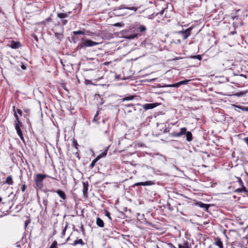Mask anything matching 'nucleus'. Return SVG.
Instances as JSON below:
<instances>
[{"label":"nucleus","instance_id":"obj_8","mask_svg":"<svg viewBox=\"0 0 248 248\" xmlns=\"http://www.w3.org/2000/svg\"><path fill=\"white\" fill-rule=\"evenodd\" d=\"M214 244L219 248H223V243L219 238H216L215 239V242Z\"/></svg>","mask_w":248,"mask_h":248},{"label":"nucleus","instance_id":"obj_27","mask_svg":"<svg viewBox=\"0 0 248 248\" xmlns=\"http://www.w3.org/2000/svg\"><path fill=\"white\" fill-rule=\"evenodd\" d=\"M180 86H181V84H179V82H177L176 83H175V84L168 85L167 86L169 87H176V88H177V87H179Z\"/></svg>","mask_w":248,"mask_h":248},{"label":"nucleus","instance_id":"obj_28","mask_svg":"<svg viewBox=\"0 0 248 248\" xmlns=\"http://www.w3.org/2000/svg\"><path fill=\"white\" fill-rule=\"evenodd\" d=\"M146 30V28L143 25H141L139 27V31L140 32H144Z\"/></svg>","mask_w":248,"mask_h":248},{"label":"nucleus","instance_id":"obj_23","mask_svg":"<svg viewBox=\"0 0 248 248\" xmlns=\"http://www.w3.org/2000/svg\"><path fill=\"white\" fill-rule=\"evenodd\" d=\"M134 96L133 95H130L129 96L125 97L123 98V101L132 100L134 99Z\"/></svg>","mask_w":248,"mask_h":248},{"label":"nucleus","instance_id":"obj_61","mask_svg":"<svg viewBox=\"0 0 248 248\" xmlns=\"http://www.w3.org/2000/svg\"><path fill=\"white\" fill-rule=\"evenodd\" d=\"M137 106H140V105L139 104L137 105Z\"/></svg>","mask_w":248,"mask_h":248},{"label":"nucleus","instance_id":"obj_35","mask_svg":"<svg viewBox=\"0 0 248 248\" xmlns=\"http://www.w3.org/2000/svg\"><path fill=\"white\" fill-rule=\"evenodd\" d=\"M122 24L124 25V23H120V22H118V23H116L114 24L113 25V26L114 27H121Z\"/></svg>","mask_w":248,"mask_h":248},{"label":"nucleus","instance_id":"obj_11","mask_svg":"<svg viewBox=\"0 0 248 248\" xmlns=\"http://www.w3.org/2000/svg\"><path fill=\"white\" fill-rule=\"evenodd\" d=\"M56 193L59 195V196L63 200H65L66 198V196L65 193L62 190L58 189L56 191Z\"/></svg>","mask_w":248,"mask_h":248},{"label":"nucleus","instance_id":"obj_57","mask_svg":"<svg viewBox=\"0 0 248 248\" xmlns=\"http://www.w3.org/2000/svg\"><path fill=\"white\" fill-rule=\"evenodd\" d=\"M67 13H68V15L69 14H71V13H72V12H71V11H69V12H68Z\"/></svg>","mask_w":248,"mask_h":248},{"label":"nucleus","instance_id":"obj_38","mask_svg":"<svg viewBox=\"0 0 248 248\" xmlns=\"http://www.w3.org/2000/svg\"><path fill=\"white\" fill-rule=\"evenodd\" d=\"M168 246L170 248H176L171 243H168Z\"/></svg>","mask_w":248,"mask_h":248},{"label":"nucleus","instance_id":"obj_31","mask_svg":"<svg viewBox=\"0 0 248 248\" xmlns=\"http://www.w3.org/2000/svg\"><path fill=\"white\" fill-rule=\"evenodd\" d=\"M190 81V80H185L180 81H179V84H181V85H184V84H186Z\"/></svg>","mask_w":248,"mask_h":248},{"label":"nucleus","instance_id":"obj_29","mask_svg":"<svg viewBox=\"0 0 248 248\" xmlns=\"http://www.w3.org/2000/svg\"><path fill=\"white\" fill-rule=\"evenodd\" d=\"M237 107L243 111H248V107L238 106Z\"/></svg>","mask_w":248,"mask_h":248},{"label":"nucleus","instance_id":"obj_30","mask_svg":"<svg viewBox=\"0 0 248 248\" xmlns=\"http://www.w3.org/2000/svg\"><path fill=\"white\" fill-rule=\"evenodd\" d=\"M71 39H72V41H73V42L74 43H77V42H78V37H77V36H72V37H71Z\"/></svg>","mask_w":248,"mask_h":248},{"label":"nucleus","instance_id":"obj_40","mask_svg":"<svg viewBox=\"0 0 248 248\" xmlns=\"http://www.w3.org/2000/svg\"><path fill=\"white\" fill-rule=\"evenodd\" d=\"M184 246L186 248H190L188 246V242L187 241H185L184 242Z\"/></svg>","mask_w":248,"mask_h":248},{"label":"nucleus","instance_id":"obj_53","mask_svg":"<svg viewBox=\"0 0 248 248\" xmlns=\"http://www.w3.org/2000/svg\"><path fill=\"white\" fill-rule=\"evenodd\" d=\"M240 76L241 77H242L245 78H247V76H246V75H244V74H241Z\"/></svg>","mask_w":248,"mask_h":248},{"label":"nucleus","instance_id":"obj_12","mask_svg":"<svg viewBox=\"0 0 248 248\" xmlns=\"http://www.w3.org/2000/svg\"><path fill=\"white\" fill-rule=\"evenodd\" d=\"M96 223V225L99 227L103 228L104 226V221L100 217H97Z\"/></svg>","mask_w":248,"mask_h":248},{"label":"nucleus","instance_id":"obj_15","mask_svg":"<svg viewBox=\"0 0 248 248\" xmlns=\"http://www.w3.org/2000/svg\"><path fill=\"white\" fill-rule=\"evenodd\" d=\"M13 111L14 112V116L16 118V123L15 124H19V123H21V122H20V120H19V118L16 113V107L15 106H13Z\"/></svg>","mask_w":248,"mask_h":248},{"label":"nucleus","instance_id":"obj_22","mask_svg":"<svg viewBox=\"0 0 248 248\" xmlns=\"http://www.w3.org/2000/svg\"><path fill=\"white\" fill-rule=\"evenodd\" d=\"M154 183L152 181H146L144 182H141V185L145 186H151L153 185Z\"/></svg>","mask_w":248,"mask_h":248},{"label":"nucleus","instance_id":"obj_54","mask_svg":"<svg viewBox=\"0 0 248 248\" xmlns=\"http://www.w3.org/2000/svg\"><path fill=\"white\" fill-rule=\"evenodd\" d=\"M60 61H61V63L62 64V66L64 67L65 66V65L63 63L62 60H61Z\"/></svg>","mask_w":248,"mask_h":248},{"label":"nucleus","instance_id":"obj_20","mask_svg":"<svg viewBox=\"0 0 248 248\" xmlns=\"http://www.w3.org/2000/svg\"><path fill=\"white\" fill-rule=\"evenodd\" d=\"M98 158H99V157H96L94 159H93V160L92 161V163H91V164L90 165V167H91V168H92H92H93V167L94 166V165H95V163L97 162V161L98 160H98Z\"/></svg>","mask_w":248,"mask_h":248},{"label":"nucleus","instance_id":"obj_45","mask_svg":"<svg viewBox=\"0 0 248 248\" xmlns=\"http://www.w3.org/2000/svg\"><path fill=\"white\" fill-rule=\"evenodd\" d=\"M66 230V227H65L64 229H63L62 232V236H64L65 235Z\"/></svg>","mask_w":248,"mask_h":248},{"label":"nucleus","instance_id":"obj_26","mask_svg":"<svg viewBox=\"0 0 248 248\" xmlns=\"http://www.w3.org/2000/svg\"><path fill=\"white\" fill-rule=\"evenodd\" d=\"M73 33L74 35H77V34H84V32L81 30H79L77 31H74L73 32Z\"/></svg>","mask_w":248,"mask_h":248},{"label":"nucleus","instance_id":"obj_44","mask_svg":"<svg viewBox=\"0 0 248 248\" xmlns=\"http://www.w3.org/2000/svg\"><path fill=\"white\" fill-rule=\"evenodd\" d=\"M31 221L30 220H27L25 222V227H26L27 225L30 223Z\"/></svg>","mask_w":248,"mask_h":248},{"label":"nucleus","instance_id":"obj_32","mask_svg":"<svg viewBox=\"0 0 248 248\" xmlns=\"http://www.w3.org/2000/svg\"><path fill=\"white\" fill-rule=\"evenodd\" d=\"M57 242L56 241H54L52 244H51V246L49 248H57Z\"/></svg>","mask_w":248,"mask_h":248},{"label":"nucleus","instance_id":"obj_7","mask_svg":"<svg viewBox=\"0 0 248 248\" xmlns=\"http://www.w3.org/2000/svg\"><path fill=\"white\" fill-rule=\"evenodd\" d=\"M8 46L13 49H17L21 46V43L18 41H12L10 44L8 45Z\"/></svg>","mask_w":248,"mask_h":248},{"label":"nucleus","instance_id":"obj_55","mask_svg":"<svg viewBox=\"0 0 248 248\" xmlns=\"http://www.w3.org/2000/svg\"><path fill=\"white\" fill-rule=\"evenodd\" d=\"M152 15H150V16H149V18L152 19Z\"/></svg>","mask_w":248,"mask_h":248},{"label":"nucleus","instance_id":"obj_18","mask_svg":"<svg viewBox=\"0 0 248 248\" xmlns=\"http://www.w3.org/2000/svg\"><path fill=\"white\" fill-rule=\"evenodd\" d=\"M137 36V34L136 33L133 34H127L124 36V38L128 39H133Z\"/></svg>","mask_w":248,"mask_h":248},{"label":"nucleus","instance_id":"obj_46","mask_svg":"<svg viewBox=\"0 0 248 248\" xmlns=\"http://www.w3.org/2000/svg\"><path fill=\"white\" fill-rule=\"evenodd\" d=\"M33 37L34 39V40L36 41V42H38V38L37 37V36L36 35H34L33 34Z\"/></svg>","mask_w":248,"mask_h":248},{"label":"nucleus","instance_id":"obj_47","mask_svg":"<svg viewBox=\"0 0 248 248\" xmlns=\"http://www.w3.org/2000/svg\"><path fill=\"white\" fill-rule=\"evenodd\" d=\"M235 191H236L237 192H242L241 188H239L236 189Z\"/></svg>","mask_w":248,"mask_h":248},{"label":"nucleus","instance_id":"obj_25","mask_svg":"<svg viewBox=\"0 0 248 248\" xmlns=\"http://www.w3.org/2000/svg\"><path fill=\"white\" fill-rule=\"evenodd\" d=\"M48 203V201L46 198H44L43 200V204L45 206V210H46L47 209V205Z\"/></svg>","mask_w":248,"mask_h":248},{"label":"nucleus","instance_id":"obj_42","mask_svg":"<svg viewBox=\"0 0 248 248\" xmlns=\"http://www.w3.org/2000/svg\"><path fill=\"white\" fill-rule=\"evenodd\" d=\"M67 20L66 19H62V25H65L67 23Z\"/></svg>","mask_w":248,"mask_h":248},{"label":"nucleus","instance_id":"obj_17","mask_svg":"<svg viewBox=\"0 0 248 248\" xmlns=\"http://www.w3.org/2000/svg\"><path fill=\"white\" fill-rule=\"evenodd\" d=\"M108 147L103 153H102L101 154L98 155L96 157H99L98 160H99L102 157H105L106 156L108 150Z\"/></svg>","mask_w":248,"mask_h":248},{"label":"nucleus","instance_id":"obj_43","mask_svg":"<svg viewBox=\"0 0 248 248\" xmlns=\"http://www.w3.org/2000/svg\"><path fill=\"white\" fill-rule=\"evenodd\" d=\"M164 9H163V10H161V11H160V12L158 13H156V14H155V16H158V15H159V14H160V15H163V13H164Z\"/></svg>","mask_w":248,"mask_h":248},{"label":"nucleus","instance_id":"obj_6","mask_svg":"<svg viewBox=\"0 0 248 248\" xmlns=\"http://www.w3.org/2000/svg\"><path fill=\"white\" fill-rule=\"evenodd\" d=\"M21 125H22V123L15 124V129L16 131V133H17V135H18V136L19 137V138H20L21 140L24 141V137L23 136L22 132L20 128V127L21 126Z\"/></svg>","mask_w":248,"mask_h":248},{"label":"nucleus","instance_id":"obj_60","mask_svg":"<svg viewBox=\"0 0 248 248\" xmlns=\"http://www.w3.org/2000/svg\"><path fill=\"white\" fill-rule=\"evenodd\" d=\"M155 80V79H151L152 81H154Z\"/></svg>","mask_w":248,"mask_h":248},{"label":"nucleus","instance_id":"obj_2","mask_svg":"<svg viewBox=\"0 0 248 248\" xmlns=\"http://www.w3.org/2000/svg\"><path fill=\"white\" fill-rule=\"evenodd\" d=\"M98 42H94L91 40L87 39L85 38H82L81 42L79 43L77 47V50H80L81 49H85L88 47H92L99 45Z\"/></svg>","mask_w":248,"mask_h":248},{"label":"nucleus","instance_id":"obj_50","mask_svg":"<svg viewBox=\"0 0 248 248\" xmlns=\"http://www.w3.org/2000/svg\"><path fill=\"white\" fill-rule=\"evenodd\" d=\"M127 107H133V108H134V109H136V108H135V106H134V105H132V104H128V105H127Z\"/></svg>","mask_w":248,"mask_h":248},{"label":"nucleus","instance_id":"obj_5","mask_svg":"<svg viewBox=\"0 0 248 248\" xmlns=\"http://www.w3.org/2000/svg\"><path fill=\"white\" fill-rule=\"evenodd\" d=\"M192 30V28L190 27L185 30L179 31L178 34H179L182 37L183 40H184L186 39L191 35Z\"/></svg>","mask_w":248,"mask_h":248},{"label":"nucleus","instance_id":"obj_39","mask_svg":"<svg viewBox=\"0 0 248 248\" xmlns=\"http://www.w3.org/2000/svg\"><path fill=\"white\" fill-rule=\"evenodd\" d=\"M24 111L27 115H29L30 112V110L29 109L25 108L24 109Z\"/></svg>","mask_w":248,"mask_h":248},{"label":"nucleus","instance_id":"obj_9","mask_svg":"<svg viewBox=\"0 0 248 248\" xmlns=\"http://www.w3.org/2000/svg\"><path fill=\"white\" fill-rule=\"evenodd\" d=\"M155 107H156V105L155 103L145 104L143 105V108L145 110H148V109H152V108H155Z\"/></svg>","mask_w":248,"mask_h":248},{"label":"nucleus","instance_id":"obj_14","mask_svg":"<svg viewBox=\"0 0 248 248\" xmlns=\"http://www.w3.org/2000/svg\"><path fill=\"white\" fill-rule=\"evenodd\" d=\"M5 183L9 185H12L13 184L14 181L13 180V177L11 175H9L7 177Z\"/></svg>","mask_w":248,"mask_h":248},{"label":"nucleus","instance_id":"obj_62","mask_svg":"<svg viewBox=\"0 0 248 248\" xmlns=\"http://www.w3.org/2000/svg\"><path fill=\"white\" fill-rule=\"evenodd\" d=\"M49 177L52 178V179H54L53 177Z\"/></svg>","mask_w":248,"mask_h":248},{"label":"nucleus","instance_id":"obj_1","mask_svg":"<svg viewBox=\"0 0 248 248\" xmlns=\"http://www.w3.org/2000/svg\"><path fill=\"white\" fill-rule=\"evenodd\" d=\"M138 9V8L137 7L123 4L119 7L114 8L113 9V13L115 16H124L128 15H132V14H129L128 10L133 11L134 13H136Z\"/></svg>","mask_w":248,"mask_h":248},{"label":"nucleus","instance_id":"obj_52","mask_svg":"<svg viewBox=\"0 0 248 248\" xmlns=\"http://www.w3.org/2000/svg\"><path fill=\"white\" fill-rule=\"evenodd\" d=\"M141 182L137 183L134 185L136 186H141Z\"/></svg>","mask_w":248,"mask_h":248},{"label":"nucleus","instance_id":"obj_63","mask_svg":"<svg viewBox=\"0 0 248 248\" xmlns=\"http://www.w3.org/2000/svg\"><path fill=\"white\" fill-rule=\"evenodd\" d=\"M166 130H167V129H165V131H164V132H166Z\"/></svg>","mask_w":248,"mask_h":248},{"label":"nucleus","instance_id":"obj_13","mask_svg":"<svg viewBox=\"0 0 248 248\" xmlns=\"http://www.w3.org/2000/svg\"><path fill=\"white\" fill-rule=\"evenodd\" d=\"M197 204L200 207L204 208L205 211H207L209 207V204L203 203L200 202H198Z\"/></svg>","mask_w":248,"mask_h":248},{"label":"nucleus","instance_id":"obj_51","mask_svg":"<svg viewBox=\"0 0 248 248\" xmlns=\"http://www.w3.org/2000/svg\"><path fill=\"white\" fill-rule=\"evenodd\" d=\"M81 231H82V233H83V234H85V231H84V228H83V226H82V227H81Z\"/></svg>","mask_w":248,"mask_h":248},{"label":"nucleus","instance_id":"obj_56","mask_svg":"<svg viewBox=\"0 0 248 248\" xmlns=\"http://www.w3.org/2000/svg\"><path fill=\"white\" fill-rule=\"evenodd\" d=\"M22 68L24 69L25 68V66L24 65L22 66Z\"/></svg>","mask_w":248,"mask_h":248},{"label":"nucleus","instance_id":"obj_34","mask_svg":"<svg viewBox=\"0 0 248 248\" xmlns=\"http://www.w3.org/2000/svg\"><path fill=\"white\" fill-rule=\"evenodd\" d=\"M105 215L108 217L109 218V219L110 220H112V218L110 217V213L107 210H106V212H105Z\"/></svg>","mask_w":248,"mask_h":248},{"label":"nucleus","instance_id":"obj_10","mask_svg":"<svg viewBox=\"0 0 248 248\" xmlns=\"http://www.w3.org/2000/svg\"><path fill=\"white\" fill-rule=\"evenodd\" d=\"M83 193L84 196H86L88 193L89 184L88 182H83Z\"/></svg>","mask_w":248,"mask_h":248},{"label":"nucleus","instance_id":"obj_37","mask_svg":"<svg viewBox=\"0 0 248 248\" xmlns=\"http://www.w3.org/2000/svg\"><path fill=\"white\" fill-rule=\"evenodd\" d=\"M26 187H26V185H25V184H23V185H22V186H21V190H22V192H24V191H25V190H26Z\"/></svg>","mask_w":248,"mask_h":248},{"label":"nucleus","instance_id":"obj_16","mask_svg":"<svg viewBox=\"0 0 248 248\" xmlns=\"http://www.w3.org/2000/svg\"><path fill=\"white\" fill-rule=\"evenodd\" d=\"M78 244H80L81 246H83L85 245V243L83 241V240L81 239H79L78 240H76L74 241L73 243L72 244V245L74 246H75Z\"/></svg>","mask_w":248,"mask_h":248},{"label":"nucleus","instance_id":"obj_49","mask_svg":"<svg viewBox=\"0 0 248 248\" xmlns=\"http://www.w3.org/2000/svg\"><path fill=\"white\" fill-rule=\"evenodd\" d=\"M178 248H186L181 244L178 245Z\"/></svg>","mask_w":248,"mask_h":248},{"label":"nucleus","instance_id":"obj_36","mask_svg":"<svg viewBox=\"0 0 248 248\" xmlns=\"http://www.w3.org/2000/svg\"><path fill=\"white\" fill-rule=\"evenodd\" d=\"M242 187L241 188L242 192H245L246 193H248V190L246 188V187L243 186H242Z\"/></svg>","mask_w":248,"mask_h":248},{"label":"nucleus","instance_id":"obj_24","mask_svg":"<svg viewBox=\"0 0 248 248\" xmlns=\"http://www.w3.org/2000/svg\"><path fill=\"white\" fill-rule=\"evenodd\" d=\"M190 58L192 59H197L200 61H201V60L202 59V57L201 55L192 56L190 57Z\"/></svg>","mask_w":248,"mask_h":248},{"label":"nucleus","instance_id":"obj_41","mask_svg":"<svg viewBox=\"0 0 248 248\" xmlns=\"http://www.w3.org/2000/svg\"><path fill=\"white\" fill-rule=\"evenodd\" d=\"M16 113H18L20 116L22 115V110L21 109H17L16 110Z\"/></svg>","mask_w":248,"mask_h":248},{"label":"nucleus","instance_id":"obj_3","mask_svg":"<svg viewBox=\"0 0 248 248\" xmlns=\"http://www.w3.org/2000/svg\"><path fill=\"white\" fill-rule=\"evenodd\" d=\"M184 135H186V140L187 141L190 142L192 140V134L191 132L187 131L186 127L181 128L179 132H173L170 134L171 136L173 137H180Z\"/></svg>","mask_w":248,"mask_h":248},{"label":"nucleus","instance_id":"obj_48","mask_svg":"<svg viewBox=\"0 0 248 248\" xmlns=\"http://www.w3.org/2000/svg\"><path fill=\"white\" fill-rule=\"evenodd\" d=\"M239 183L240 185L243 186V183L241 179L239 180Z\"/></svg>","mask_w":248,"mask_h":248},{"label":"nucleus","instance_id":"obj_4","mask_svg":"<svg viewBox=\"0 0 248 248\" xmlns=\"http://www.w3.org/2000/svg\"><path fill=\"white\" fill-rule=\"evenodd\" d=\"M47 176L46 175L42 174H37L36 175L35 182L37 187L39 189H41L43 187V180Z\"/></svg>","mask_w":248,"mask_h":248},{"label":"nucleus","instance_id":"obj_19","mask_svg":"<svg viewBox=\"0 0 248 248\" xmlns=\"http://www.w3.org/2000/svg\"><path fill=\"white\" fill-rule=\"evenodd\" d=\"M57 16L60 18H64L68 17V13H58Z\"/></svg>","mask_w":248,"mask_h":248},{"label":"nucleus","instance_id":"obj_21","mask_svg":"<svg viewBox=\"0 0 248 248\" xmlns=\"http://www.w3.org/2000/svg\"><path fill=\"white\" fill-rule=\"evenodd\" d=\"M55 36L57 39L59 40L60 41H61L62 39L63 38L62 35L61 33H55Z\"/></svg>","mask_w":248,"mask_h":248},{"label":"nucleus","instance_id":"obj_33","mask_svg":"<svg viewBox=\"0 0 248 248\" xmlns=\"http://www.w3.org/2000/svg\"><path fill=\"white\" fill-rule=\"evenodd\" d=\"M73 145L76 149H78V145L77 141L75 139L73 140Z\"/></svg>","mask_w":248,"mask_h":248},{"label":"nucleus","instance_id":"obj_58","mask_svg":"<svg viewBox=\"0 0 248 248\" xmlns=\"http://www.w3.org/2000/svg\"><path fill=\"white\" fill-rule=\"evenodd\" d=\"M70 240V237H68V238H67L66 240H67V241H68V240Z\"/></svg>","mask_w":248,"mask_h":248},{"label":"nucleus","instance_id":"obj_59","mask_svg":"<svg viewBox=\"0 0 248 248\" xmlns=\"http://www.w3.org/2000/svg\"><path fill=\"white\" fill-rule=\"evenodd\" d=\"M2 201V198L0 197V202H1Z\"/></svg>","mask_w":248,"mask_h":248}]
</instances>
